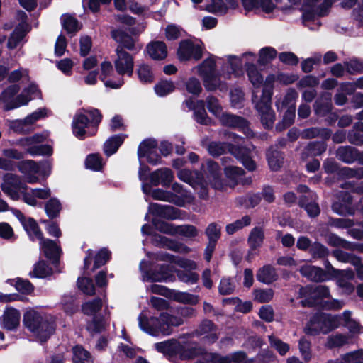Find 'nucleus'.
I'll return each instance as SVG.
<instances>
[{"mask_svg": "<svg viewBox=\"0 0 363 363\" xmlns=\"http://www.w3.org/2000/svg\"><path fill=\"white\" fill-rule=\"evenodd\" d=\"M138 321L140 328L151 335L157 336L160 334L168 335L171 334V330L162 325L160 318L151 317L148 318L140 315L138 317Z\"/></svg>", "mask_w": 363, "mask_h": 363, "instance_id": "12", "label": "nucleus"}, {"mask_svg": "<svg viewBox=\"0 0 363 363\" xmlns=\"http://www.w3.org/2000/svg\"><path fill=\"white\" fill-rule=\"evenodd\" d=\"M331 94L330 93L323 94L314 104L315 112L320 116L328 114L331 111Z\"/></svg>", "mask_w": 363, "mask_h": 363, "instance_id": "36", "label": "nucleus"}, {"mask_svg": "<svg viewBox=\"0 0 363 363\" xmlns=\"http://www.w3.org/2000/svg\"><path fill=\"white\" fill-rule=\"evenodd\" d=\"M194 118L201 124L208 125L210 123V119L208 118L204 108V101L203 100L196 102Z\"/></svg>", "mask_w": 363, "mask_h": 363, "instance_id": "52", "label": "nucleus"}, {"mask_svg": "<svg viewBox=\"0 0 363 363\" xmlns=\"http://www.w3.org/2000/svg\"><path fill=\"white\" fill-rule=\"evenodd\" d=\"M157 142L155 140L147 139L143 141L138 147V156L139 159L147 157L157 151Z\"/></svg>", "mask_w": 363, "mask_h": 363, "instance_id": "43", "label": "nucleus"}, {"mask_svg": "<svg viewBox=\"0 0 363 363\" xmlns=\"http://www.w3.org/2000/svg\"><path fill=\"white\" fill-rule=\"evenodd\" d=\"M18 169L25 175L28 183L34 184L38 182V177L36 176V174L42 172L45 175H48L50 172V166L48 164H45L40 167L33 160H28L20 162Z\"/></svg>", "mask_w": 363, "mask_h": 363, "instance_id": "10", "label": "nucleus"}, {"mask_svg": "<svg viewBox=\"0 0 363 363\" xmlns=\"http://www.w3.org/2000/svg\"><path fill=\"white\" fill-rule=\"evenodd\" d=\"M175 272L178 279L184 283L194 284H196L199 279V274L192 271L177 270Z\"/></svg>", "mask_w": 363, "mask_h": 363, "instance_id": "61", "label": "nucleus"}, {"mask_svg": "<svg viewBox=\"0 0 363 363\" xmlns=\"http://www.w3.org/2000/svg\"><path fill=\"white\" fill-rule=\"evenodd\" d=\"M2 191L13 200H18L23 191L28 189L27 185L18 175L7 173L3 177L1 185Z\"/></svg>", "mask_w": 363, "mask_h": 363, "instance_id": "8", "label": "nucleus"}, {"mask_svg": "<svg viewBox=\"0 0 363 363\" xmlns=\"http://www.w3.org/2000/svg\"><path fill=\"white\" fill-rule=\"evenodd\" d=\"M178 178L191 185L194 189L200 188L202 191L201 195L204 198L207 194L206 191V186L207 181L198 172H191L189 169H182L177 173Z\"/></svg>", "mask_w": 363, "mask_h": 363, "instance_id": "14", "label": "nucleus"}, {"mask_svg": "<svg viewBox=\"0 0 363 363\" xmlns=\"http://www.w3.org/2000/svg\"><path fill=\"white\" fill-rule=\"evenodd\" d=\"M146 50L148 55L155 60H162L167 56L166 44L162 41H153L150 43Z\"/></svg>", "mask_w": 363, "mask_h": 363, "instance_id": "29", "label": "nucleus"}, {"mask_svg": "<svg viewBox=\"0 0 363 363\" xmlns=\"http://www.w3.org/2000/svg\"><path fill=\"white\" fill-rule=\"evenodd\" d=\"M45 116V109H40L28 115L24 119L6 120V123L13 132L26 134L33 131L35 123Z\"/></svg>", "mask_w": 363, "mask_h": 363, "instance_id": "7", "label": "nucleus"}, {"mask_svg": "<svg viewBox=\"0 0 363 363\" xmlns=\"http://www.w3.org/2000/svg\"><path fill=\"white\" fill-rule=\"evenodd\" d=\"M270 346L274 348L280 355L284 356L289 351V345L274 335L269 336Z\"/></svg>", "mask_w": 363, "mask_h": 363, "instance_id": "56", "label": "nucleus"}, {"mask_svg": "<svg viewBox=\"0 0 363 363\" xmlns=\"http://www.w3.org/2000/svg\"><path fill=\"white\" fill-rule=\"evenodd\" d=\"M204 171L208 182L211 183L213 188L219 190L225 189V186L220 179V168L216 162L212 160L207 161L206 170Z\"/></svg>", "mask_w": 363, "mask_h": 363, "instance_id": "19", "label": "nucleus"}, {"mask_svg": "<svg viewBox=\"0 0 363 363\" xmlns=\"http://www.w3.org/2000/svg\"><path fill=\"white\" fill-rule=\"evenodd\" d=\"M160 320L162 325L169 329V326H179L184 323L182 317L169 314L167 313H162L160 314Z\"/></svg>", "mask_w": 363, "mask_h": 363, "instance_id": "54", "label": "nucleus"}, {"mask_svg": "<svg viewBox=\"0 0 363 363\" xmlns=\"http://www.w3.org/2000/svg\"><path fill=\"white\" fill-rule=\"evenodd\" d=\"M40 240L45 255L49 259H56L60 255V248L57 244L50 239H44L43 237Z\"/></svg>", "mask_w": 363, "mask_h": 363, "instance_id": "37", "label": "nucleus"}, {"mask_svg": "<svg viewBox=\"0 0 363 363\" xmlns=\"http://www.w3.org/2000/svg\"><path fill=\"white\" fill-rule=\"evenodd\" d=\"M23 323L41 342H45L54 332L53 325L33 310L28 311L24 314Z\"/></svg>", "mask_w": 363, "mask_h": 363, "instance_id": "4", "label": "nucleus"}, {"mask_svg": "<svg viewBox=\"0 0 363 363\" xmlns=\"http://www.w3.org/2000/svg\"><path fill=\"white\" fill-rule=\"evenodd\" d=\"M255 301L259 303L270 301L274 296V291L271 289H257L254 291Z\"/></svg>", "mask_w": 363, "mask_h": 363, "instance_id": "64", "label": "nucleus"}, {"mask_svg": "<svg viewBox=\"0 0 363 363\" xmlns=\"http://www.w3.org/2000/svg\"><path fill=\"white\" fill-rule=\"evenodd\" d=\"M227 149L247 170L252 172L256 169V163L252 158L253 152L250 148L220 142H212L208 146V152L213 156H219Z\"/></svg>", "mask_w": 363, "mask_h": 363, "instance_id": "2", "label": "nucleus"}, {"mask_svg": "<svg viewBox=\"0 0 363 363\" xmlns=\"http://www.w3.org/2000/svg\"><path fill=\"white\" fill-rule=\"evenodd\" d=\"M101 79L104 82V85L106 87L111 89H118L121 87L123 84V79L120 77L117 81L113 82L112 80H105L106 77L110 76L113 72V66L110 62L105 61L101 65Z\"/></svg>", "mask_w": 363, "mask_h": 363, "instance_id": "32", "label": "nucleus"}, {"mask_svg": "<svg viewBox=\"0 0 363 363\" xmlns=\"http://www.w3.org/2000/svg\"><path fill=\"white\" fill-rule=\"evenodd\" d=\"M299 296L303 306H313L319 303V301L330 296L329 288L325 285L315 286H307L299 289Z\"/></svg>", "mask_w": 363, "mask_h": 363, "instance_id": "6", "label": "nucleus"}, {"mask_svg": "<svg viewBox=\"0 0 363 363\" xmlns=\"http://www.w3.org/2000/svg\"><path fill=\"white\" fill-rule=\"evenodd\" d=\"M151 196L154 199L164 201L168 202H173L177 205H182L181 201H177V197L169 191L157 189L151 192Z\"/></svg>", "mask_w": 363, "mask_h": 363, "instance_id": "47", "label": "nucleus"}, {"mask_svg": "<svg viewBox=\"0 0 363 363\" xmlns=\"http://www.w3.org/2000/svg\"><path fill=\"white\" fill-rule=\"evenodd\" d=\"M346 72L350 74L363 73V60L357 58H352L344 62Z\"/></svg>", "mask_w": 363, "mask_h": 363, "instance_id": "51", "label": "nucleus"}, {"mask_svg": "<svg viewBox=\"0 0 363 363\" xmlns=\"http://www.w3.org/2000/svg\"><path fill=\"white\" fill-rule=\"evenodd\" d=\"M173 179L172 172L167 168L157 169L150 175V181L153 186H157L161 184L164 186H167L171 184Z\"/></svg>", "mask_w": 363, "mask_h": 363, "instance_id": "25", "label": "nucleus"}, {"mask_svg": "<svg viewBox=\"0 0 363 363\" xmlns=\"http://www.w3.org/2000/svg\"><path fill=\"white\" fill-rule=\"evenodd\" d=\"M257 279L265 284H270L278 278V274L274 267L267 264L258 269L256 274Z\"/></svg>", "mask_w": 363, "mask_h": 363, "instance_id": "33", "label": "nucleus"}, {"mask_svg": "<svg viewBox=\"0 0 363 363\" xmlns=\"http://www.w3.org/2000/svg\"><path fill=\"white\" fill-rule=\"evenodd\" d=\"M38 95L36 85L30 84L25 89L21 94L18 96L13 101L5 105L4 110L9 111L23 105H26L33 98Z\"/></svg>", "mask_w": 363, "mask_h": 363, "instance_id": "16", "label": "nucleus"}, {"mask_svg": "<svg viewBox=\"0 0 363 363\" xmlns=\"http://www.w3.org/2000/svg\"><path fill=\"white\" fill-rule=\"evenodd\" d=\"M218 118L222 125L231 128H240L247 136L250 137L252 135V131L247 127V121L244 118L224 113H223Z\"/></svg>", "mask_w": 363, "mask_h": 363, "instance_id": "18", "label": "nucleus"}, {"mask_svg": "<svg viewBox=\"0 0 363 363\" xmlns=\"http://www.w3.org/2000/svg\"><path fill=\"white\" fill-rule=\"evenodd\" d=\"M230 9L228 3L223 0H211V4H208L206 10L208 12L223 15Z\"/></svg>", "mask_w": 363, "mask_h": 363, "instance_id": "50", "label": "nucleus"}, {"mask_svg": "<svg viewBox=\"0 0 363 363\" xmlns=\"http://www.w3.org/2000/svg\"><path fill=\"white\" fill-rule=\"evenodd\" d=\"M333 329V320L325 314H315L307 324L305 332L311 335L328 333Z\"/></svg>", "mask_w": 363, "mask_h": 363, "instance_id": "9", "label": "nucleus"}, {"mask_svg": "<svg viewBox=\"0 0 363 363\" xmlns=\"http://www.w3.org/2000/svg\"><path fill=\"white\" fill-rule=\"evenodd\" d=\"M252 62L255 60V55L252 53H245L242 55V59L233 55H229L228 57L227 63L224 64L223 67H225V72H229L230 76L231 73L234 74L235 76H238L242 72V59L248 58Z\"/></svg>", "mask_w": 363, "mask_h": 363, "instance_id": "21", "label": "nucleus"}, {"mask_svg": "<svg viewBox=\"0 0 363 363\" xmlns=\"http://www.w3.org/2000/svg\"><path fill=\"white\" fill-rule=\"evenodd\" d=\"M62 21L63 28L69 33H76L81 28L78 21L72 16H63Z\"/></svg>", "mask_w": 363, "mask_h": 363, "instance_id": "59", "label": "nucleus"}, {"mask_svg": "<svg viewBox=\"0 0 363 363\" xmlns=\"http://www.w3.org/2000/svg\"><path fill=\"white\" fill-rule=\"evenodd\" d=\"M137 73L140 82L149 83L153 81V72L150 67L146 64L139 65Z\"/></svg>", "mask_w": 363, "mask_h": 363, "instance_id": "58", "label": "nucleus"}, {"mask_svg": "<svg viewBox=\"0 0 363 363\" xmlns=\"http://www.w3.org/2000/svg\"><path fill=\"white\" fill-rule=\"evenodd\" d=\"M277 56V51L271 47L264 48L259 51L258 62L260 65H266L274 59Z\"/></svg>", "mask_w": 363, "mask_h": 363, "instance_id": "62", "label": "nucleus"}, {"mask_svg": "<svg viewBox=\"0 0 363 363\" xmlns=\"http://www.w3.org/2000/svg\"><path fill=\"white\" fill-rule=\"evenodd\" d=\"M224 172L230 186H234L238 183L245 185L250 184L252 182L250 178H242L245 172L240 167L228 166L225 168Z\"/></svg>", "mask_w": 363, "mask_h": 363, "instance_id": "23", "label": "nucleus"}, {"mask_svg": "<svg viewBox=\"0 0 363 363\" xmlns=\"http://www.w3.org/2000/svg\"><path fill=\"white\" fill-rule=\"evenodd\" d=\"M247 74L255 88H259L263 84V76L254 64L247 63Z\"/></svg>", "mask_w": 363, "mask_h": 363, "instance_id": "41", "label": "nucleus"}, {"mask_svg": "<svg viewBox=\"0 0 363 363\" xmlns=\"http://www.w3.org/2000/svg\"><path fill=\"white\" fill-rule=\"evenodd\" d=\"M116 58L114 60V65L116 72L120 75L127 74L131 76L133 72L134 60L133 56L124 50L123 47L118 45L116 49Z\"/></svg>", "mask_w": 363, "mask_h": 363, "instance_id": "11", "label": "nucleus"}, {"mask_svg": "<svg viewBox=\"0 0 363 363\" xmlns=\"http://www.w3.org/2000/svg\"><path fill=\"white\" fill-rule=\"evenodd\" d=\"M175 89L174 83L171 81H162L155 86V91L160 96H164L172 92Z\"/></svg>", "mask_w": 363, "mask_h": 363, "instance_id": "63", "label": "nucleus"}, {"mask_svg": "<svg viewBox=\"0 0 363 363\" xmlns=\"http://www.w3.org/2000/svg\"><path fill=\"white\" fill-rule=\"evenodd\" d=\"M317 196L315 193H309L308 196L303 195L301 197L300 206L305 208L310 217H315L320 213V208L315 202Z\"/></svg>", "mask_w": 363, "mask_h": 363, "instance_id": "27", "label": "nucleus"}, {"mask_svg": "<svg viewBox=\"0 0 363 363\" xmlns=\"http://www.w3.org/2000/svg\"><path fill=\"white\" fill-rule=\"evenodd\" d=\"M357 149L352 146H340L336 151L337 158L346 164H352L356 162Z\"/></svg>", "mask_w": 363, "mask_h": 363, "instance_id": "34", "label": "nucleus"}, {"mask_svg": "<svg viewBox=\"0 0 363 363\" xmlns=\"http://www.w3.org/2000/svg\"><path fill=\"white\" fill-rule=\"evenodd\" d=\"M111 36L116 42L121 44V47L123 45L130 50L135 48L134 39L125 32L121 30H114L111 32Z\"/></svg>", "mask_w": 363, "mask_h": 363, "instance_id": "38", "label": "nucleus"}, {"mask_svg": "<svg viewBox=\"0 0 363 363\" xmlns=\"http://www.w3.org/2000/svg\"><path fill=\"white\" fill-rule=\"evenodd\" d=\"M332 255L335 259L343 263H350L353 266L359 264V257L352 253H348L339 249L334 250Z\"/></svg>", "mask_w": 363, "mask_h": 363, "instance_id": "40", "label": "nucleus"}, {"mask_svg": "<svg viewBox=\"0 0 363 363\" xmlns=\"http://www.w3.org/2000/svg\"><path fill=\"white\" fill-rule=\"evenodd\" d=\"M152 243L156 247H165L181 254H188L191 251L186 245L158 234L152 236Z\"/></svg>", "mask_w": 363, "mask_h": 363, "instance_id": "15", "label": "nucleus"}, {"mask_svg": "<svg viewBox=\"0 0 363 363\" xmlns=\"http://www.w3.org/2000/svg\"><path fill=\"white\" fill-rule=\"evenodd\" d=\"M143 280L147 282H167L173 280L169 267L161 265L158 270H149L143 273Z\"/></svg>", "mask_w": 363, "mask_h": 363, "instance_id": "17", "label": "nucleus"}, {"mask_svg": "<svg viewBox=\"0 0 363 363\" xmlns=\"http://www.w3.org/2000/svg\"><path fill=\"white\" fill-rule=\"evenodd\" d=\"M123 142L121 135H115L108 139L104 145V150L106 155L114 154Z\"/></svg>", "mask_w": 363, "mask_h": 363, "instance_id": "45", "label": "nucleus"}, {"mask_svg": "<svg viewBox=\"0 0 363 363\" xmlns=\"http://www.w3.org/2000/svg\"><path fill=\"white\" fill-rule=\"evenodd\" d=\"M152 213L167 220H175L179 218V210L171 206H162L157 203L151 205Z\"/></svg>", "mask_w": 363, "mask_h": 363, "instance_id": "30", "label": "nucleus"}, {"mask_svg": "<svg viewBox=\"0 0 363 363\" xmlns=\"http://www.w3.org/2000/svg\"><path fill=\"white\" fill-rule=\"evenodd\" d=\"M45 209L48 217L54 218L59 215L61 204L57 199H51L45 203Z\"/></svg>", "mask_w": 363, "mask_h": 363, "instance_id": "60", "label": "nucleus"}, {"mask_svg": "<svg viewBox=\"0 0 363 363\" xmlns=\"http://www.w3.org/2000/svg\"><path fill=\"white\" fill-rule=\"evenodd\" d=\"M264 239V232L262 227L253 228L248 237V244L250 248L248 257L251 254L252 250H255L261 247Z\"/></svg>", "mask_w": 363, "mask_h": 363, "instance_id": "35", "label": "nucleus"}, {"mask_svg": "<svg viewBox=\"0 0 363 363\" xmlns=\"http://www.w3.org/2000/svg\"><path fill=\"white\" fill-rule=\"evenodd\" d=\"M198 335H203L208 342H214L218 338V332L216 326L212 321L203 320L196 330Z\"/></svg>", "mask_w": 363, "mask_h": 363, "instance_id": "26", "label": "nucleus"}, {"mask_svg": "<svg viewBox=\"0 0 363 363\" xmlns=\"http://www.w3.org/2000/svg\"><path fill=\"white\" fill-rule=\"evenodd\" d=\"M347 336L342 334H335L328 337L326 346L329 348L339 347L348 342Z\"/></svg>", "mask_w": 363, "mask_h": 363, "instance_id": "57", "label": "nucleus"}, {"mask_svg": "<svg viewBox=\"0 0 363 363\" xmlns=\"http://www.w3.org/2000/svg\"><path fill=\"white\" fill-rule=\"evenodd\" d=\"M271 82L269 78H267L260 98L255 94V91H253L252 98V103L260 116L261 123L267 129L272 128L275 121V113L271 107L272 93L271 88L267 84Z\"/></svg>", "mask_w": 363, "mask_h": 363, "instance_id": "3", "label": "nucleus"}, {"mask_svg": "<svg viewBox=\"0 0 363 363\" xmlns=\"http://www.w3.org/2000/svg\"><path fill=\"white\" fill-rule=\"evenodd\" d=\"M21 313L13 308H6L0 318V323L2 328L12 330L16 329L20 324Z\"/></svg>", "mask_w": 363, "mask_h": 363, "instance_id": "20", "label": "nucleus"}, {"mask_svg": "<svg viewBox=\"0 0 363 363\" xmlns=\"http://www.w3.org/2000/svg\"><path fill=\"white\" fill-rule=\"evenodd\" d=\"M18 218L21 221L24 229L28 233V235L32 238L42 240L43 233L40 231L37 223L33 218H26L23 215L18 212Z\"/></svg>", "mask_w": 363, "mask_h": 363, "instance_id": "31", "label": "nucleus"}, {"mask_svg": "<svg viewBox=\"0 0 363 363\" xmlns=\"http://www.w3.org/2000/svg\"><path fill=\"white\" fill-rule=\"evenodd\" d=\"M73 362L74 363H88L91 358L90 353L84 350L82 346L73 347Z\"/></svg>", "mask_w": 363, "mask_h": 363, "instance_id": "55", "label": "nucleus"}, {"mask_svg": "<svg viewBox=\"0 0 363 363\" xmlns=\"http://www.w3.org/2000/svg\"><path fill=\"white\" fill-rule=\"evenodd\" d=\"M337 175L342 179L354 178L360 180L363 179V167H343L338 169Z\"/></svg>", "mask_w": 363, "mask_h": 363, "instance_id": "39", "label": "nucleus"}, {"mask_svg": "<svg viewBox=\"0 0 363 363\" xmlns=\"http://www.w3.org/2000/svg\"><path fill=\"white\" fill-rule=\"evenodd\" d=\"M295 106H291L286 111L282 121L277 124L276 129L279 131H282L285 128L290 126L294 120L295 118Z\"/></svg>", "mask_w": 363, "mask_h": 363, "instance_id": "49", "label": "nucleus"}, {"mask_svg": "<svg viewBox=\"0 0 363 363\" xmlns=\"http://www.w3.org/2000/svg\"><path fill=\"white\" fill-rule=\"evenodd\" d=\"M326 150V145L322 142H311L310 143L305 151L302 153L301 157L305 160L308 156H317L323 153Z\"/></svg>", "mask_w": 363, "mask_h": 363, "instance_id": "44", "label": "nucleus"}, {"mask_svg": "<svg viewBox=\"0 0 363 363\" xmlns=\"http://www.w3.org/2000/svg\"><path fill=\"white\" fill-rule=\"evenodd\" d=\"M299 271L303 277L313 281L320 282L327 279L325 272L318 267L306 264L301 267Z\"/></svg>", "mask_w": 363, "mask_h": 363, "instance_id": "28", "label": "nucleus"}, {"mask_svg": "<svg viewBox=\"0 0 363 363\" xmlns=\"http://www.w3.org/2000/svg\"><path fill=\"white\" fill-rule=\"evenodd\" d=\"M30 30L31 26L18 24L8 38L7 48L10 50L17 48Z\"/></svg>", "mask_w": 363, "mask_h": 363, "instance_id": "24", "label": "nucleus"}, {"mask_svg": "<svg viewBox=\"0 0 363 363\" xmlns=\"http://www.w3.org/2000/svg\"><path fill=\"white\" fill-rule=\"evenodd\" d=\"M52 274V270L43 261L38 262L34 266L33 272L29 273L30 277L44 278Z\"/></svg>", "mask_w": 363, "mask_h": 363, "instance_id": "53", "label": "nucleus"}, {"mask_svg": "<svg viewBox=\"0 0 363 363\" xmlns=\"http://www.w3.org/2000/svg\"><path fill=\"white\" fill-rule=\"evenodd\" d=\"M269 166L274 171L278 170L283 163V157L280 152L270 148L267 153Z\"/></svg>", "mask_w": 363, "mask_h": 363, "instance_id": "46", "label": "nucleus"}, {"mask_svg": "<svg viewBox=\"0 0 363 363\" xmlns=\"http://www.w3.org/2000/svg\"><path fill=\"white\" fill-rule=\"evenodd\" d=\"M328 363H363V350L347 353L341 359L330 360Z\"/></svg>", "mask_w": 363, "mask_h": 363, "instance_id": "42", "label": "nucleus"}, {"mask_svg": "<svg viewBox=\"0 0 363 363\" xmlns=\"http://www.w3.org/2000/svg\"><path fill=\"white\" fill-rule=\"evenodd\" d=\"M242 4L246 11H262L269 13L275 9V5L272 0H242Z\"/></svg>", "mask_w": 363, "mask_h": 363, "instance_id": "22", "label": "nucleus"}, {"mask_svg": "<svg viewBox=\"0 0 363 363\" xmlns=\"http://www.w3.org/2000/svg\"><path fill=\"white\" fill-rule=\"evenodd\" d=\"M177 55L180 61H186L191 58L197 61L202 57V49L199 45L184 40L179 43Z\"/></svg>", "mask_w": 363, "mask_h": 363, "instance_id": "13", "label": "nucleus"}, {"mask_svg": "<svg viewBox=\"0 0 363 363\" xmlns=\"http://www.w3.org/2000/svg\"><path fill=\"white\" fill-rule=\"evenodd\" d=\"M102 119V115L98 109L82 110L74 116L72 121V130L74 135L82 138L86 133L85 128L90 123L97 127Z\"/></svg>", "mask_w": 363, "mask_h": 363, "instance_id": "5", "label": "nucleus"}, {"mask_svg": "<svg viewBox=\"0 0 363 363\" xmlns=\"http://www.w3.org/2000/svg\"><path fill=\"white\" fill-rule=\"evenodd\" d=\"M217 57L211 56L206 59L200 65L196 66L194 69L202 79L203 86L208 91L227 89L225 80L230 79V73L225 72V67H222L220 72L216 70Z\"/></svg>", "mask_w": 363, "mask_h": 363, "instance_id": "1", "label": "nucleus"}, {"mask_svg": "<svg viewBox=\"0 0 363 363\" xmlns=\"http://www.w3.org/2000/svg\"><path fill=\"white\" fill-rule=\"evenodd\" d=\"M251 223V218L249 216H244L240 219L236 220L232 223L226 225L225 230L228 234L233 235L238 230L248 226Z\"/></svg>", "mask_w": 363, "mask_h": 363, "instance_id": "48", "label": "nucleus"}]
</instances>
